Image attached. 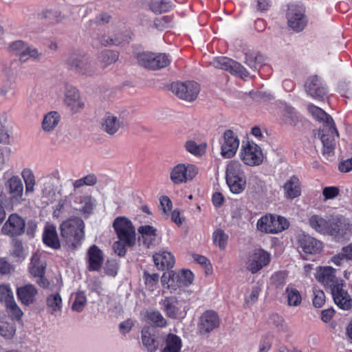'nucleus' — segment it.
I'll list each match as a JSON object with an SVG mask.
<instances>
[{"label":"nucleus","instance_id":"47","mask_svg":"<svg viewBox=\"0 0 352 352\" xmlns=\"http://www.w3.org/2000/svg\"><path fill=\"white\" fill-rule=\"evenodd\" d=\"M146 318V320L157 327H163L167 324L166 320L162 316V314L157 310L147 311L144 316Z\"/></svg>","mask_w":352,"mask_h":352},{"label":"nucleus","instance_id":"28","mask_svg":"<svg viewBox=\"0 0 352 352\" xmlns=\"http://www.w3.org/2000/svg\"><path fill=\"white\" fill-rule=\"evenodd\" d=\"M46 311L52 316L59 315L63 309V299L59 292H52L45 299Z\"/></svg>","mask_w":352,"mask_h":352},{"label":"nucleus","instance_id":"25","mask_svg":"<svg viewBox=\"0 0 352 352\" xmlns=\"http://www.w3.org/2000/svg\"><path fill=\"white\" fill-rule=\"evenodd\" d=\"M219 318L212 310L206 311L199 318L198 328L201 333H207L219 325Z\"/></svg>","mask_w":352,"mask_h":352},{"label":"nucleus","instance_id":"22","mask_svg":"<svg viewBox=\"0 0 352 352\" xmlns=\"http://www.w3.org/2000/svg\"><path fill=\"white\" fill-rule=\"evenodd\" d=\"M298 248L306 254H316L322 252L323 245L319 240L306 234L298 237Z\"/></svg>","mask_w":352,"mask_h":352},{"label":"nucleus","instance_id":"63","mask_svg":"<svg viewBox=\"0 0 352 352\" xmlns=\"http://www.w3.org/2000/svg\"><path fill=\"white\" fill-rule=\"evenodd\" d=\"M5 306L12 318L19 319L23 316V311L16 303L15 300H13Z\"/></svg>","mask_w":352,"mask_h":352},{"label":"nucleus","instance_id":"33","mask_svg":"<svg viewBox=\"0 0 352 352\" xmlns=\"http://www.w3.org/2000/svg\"><path fill=\"white\" fill-rule=\"evenodd\" d=\"M43 243L48 247L57 250L60 247L56 228L54 225L47 224L43 234Z\"/></svg>","mask_w":352,"mask_h":352},{"label":"nucleus","instance_id":"51","mask_svg":"<svg viewBox=\"0 0 352 352\" xmlns=\"http://www.w3.org/2000/svg\"><path fill=\"white\" fill-rule=\"evenodd\" d=\"M143 279L146 289L150 292H153L157 288L159 282V275L157 274H149L147 272H144Z\"/></svg>","mask_w":352,"mask_h":352},{"label":"nucleus","instance_id":"29","mask_svg":"<svg viewBox=\"0 0 352 352\" xmlns=\"http://www.w3.org/2000/svg\"><path fill=\"white\" fill-rule=\"evenodd\" d=\"M331 221V219L318 214H314L309 218V223L311 228L316 232L322 234L330 235Z\"/></svg>","mask_w":352,"mask_h":352},{"label":"nucleus","instance_id":"1","mask_svg":"<svg viewBox=\"0 0 352 352\" xmlns=\"http://www.w3.org/2000/svg\"><path fill=\"white\" fill-rule=\"evenodd\" d=\"M308 111L311 116L318 121L322 122L324 125L318 131V137L322 144V154L328 161L335 159L336 137H338V132L335 127L332 118L321 108L315 105L308 106Z\"/></svg>","mask_w":352,"mask_h":352},{"label":"nucleus","instance_id":"56","mask_svg":"<svg viewBox=\"0 0 352 352\" xmlns=\"http://www.w3.org/2000/svg\"><path fill=\"white\" fill-rule=\"evenodd\" d=\"M326 297L324 292L315 287L313 288V305L315 307L320 308L325 302Z\"/></svg>","mask_w":352,"mask_h":352},{"label":"nucleus","instance_id":"49","mask_svg":"<svg viewBox=\"0 0 352 352\" xmlns=\"http://www.w3.org/2000/svg\"><path fill=\"white\" fill-rule=\"evenodd\" d=\"M98 41L101 45L104 46L107 45H118L123 43L122 37L120 34L114 35L101 34L98 37Z\"/></svg>","mask_w":352,"mask_h":352},{"label":"nucleus","instance_id":"4","mask_svg":"<svg viewBox=\"0 0 352 352\" xmlns=\"http://www.w3.org/2000/svg\"><path fill=\"white\" fill-rule=\"evenodd\" d=\"M60 182V174L54 169L40 179L41 199L49 204L56 200L58 196V187Z\"/></svg>","mask_w":352,"mask_h":352},{"label":"nucleus","instance_id":"13","mask_svg":"<svg viewBox=\"0 0 352 352\" xmlns=\"http://www.w3.org/2000/svg\"><path fill=\"white\" fill-rule=\"evenodd\" d=\"M25 230V219L16 213L8 216L1 227V233L4 235L14 237L22 235Z\"/></svg>","mask_w":352,"mask_h":352},{"label":"nucleus","instance_id":"60","mask_svg":"<svg viewBox=\"0 0 352 352\" xmlns=\"http://www.w3.org/2000/svg\"><path fill=\"white\" fill-rule=\"evenodd\" d=\"M12 254L20 260H23L26 257L28 252L25 250L21 241L16 240L14 242Z\"/></svg>","mask_w":352,"mask_h":352},{"label":"nucleus","instance_id":"11","mask_svg":"<svg viewBox=\"0 0 352 352\" xmlns=\"http://www.w3.org/2000/svg\"><path fill=\"white\" fill-rule=\"evenodd\" d=\"M336 269L330 266L318 267L316 270L315 278L331 292L343 286L342 280L336 276Z\"/></svg>","mask_w":352,"mask_h":352},{"label":"nucleus","instance_id":"58","mask_svg":"<svg viewBox=\"0 0 352 352\" xmlns=\"http://www.w3.org/2000/svg\"><path fill=\"white\" fill-rule=\"evenodd\" d=\"M12 151L10 147H0V171L8 164Z\"/></svg>","mask_w":352,"mask_h":352},{"label":"nucleus","instance_id":"19","mask_svg":"<svg viewBox=\"0 0 352 352\" xmlns=\"http://www.w3.org/2000/svg\"><path fill=\"white\" fill-rule=\"evenodd\" d=\"M210 64L215 68L224 69L232 74H239L241 76H246L248 74L246 69L243 66L227 57L214 58Z\"/></svg>","mask_w":352,"mask_h":352},{"label":"nucleus","instance_id":"62","mask_svg":"<svg viewBox=\"0 0 352 352\" xmlns=\"http://www.w3.org/2000/svg\"><path fill=\"white\" fill-rule=\"evenodd\" d=\"M284 122L289 124H295L298 120L295 110L292 107H286L283 111Z\"/></svg>","mask_w":352,"mask_h":352},{"label":"nucleus","instance_id":"30","mask_svg":"<svg viewBox=\"0 0 352 352\" xmlns=\"http://www.w3.org/2000/svg\"><path fill=\"white\" fill-rule=\"evenodd\" d=\"M87 256L89 270L91 271L99 270L104 261L101 250L96 245H93L87 250Z\"/></svg>","mask_w":352,"mask_h":352},{"label":"nucleus","instance_id":"26","mask_svg":"<svg viewBox=\"0 0 352 352\" xmlns=\"http://www.w3.org/2000/svg\"><path fill=\"white\" fill-rule=\"evenodd\" d=\"M282 188L286 199L293 200L301 195L302 184L299 178L295 175L289 177Z\"/></svg>","mask_w":352,"mask_h":352},{"label":"nucleus","instance_id":"40","mask_svg":"<svg viewBox=\"0 0 352 352\" xmlns=\"http://www.w3.org/2000/svg\"><path fill=\"white\" fill-rule=\"evenodd\" d=\"M226 179L230 190L234 194H240L245 189V176L235 178H228Z\"/></svg>","mask_w":352,"mask_h":352},{"label":"nucleus","instance_id":"37","mask_svg":"<svg viewBox=\"0 0 352 352\" xmlns=\"http://www.w3.org/2000/svg\"><path fill=\"white\" fill-rule=\"evenodd\" d=\"M21 175L25 183V194L28 195L33 193L36 186V178L33 170L30 168H25Z\"/></svg>","mask_w":352,"mask_h":352},{"label":"nucleus","instance_id":"35","mask_svg":"<svg viewBox=\"0 0 352 352\" xmlns=\"http://www.w3.org/2000/svg\"><path fill=\"white\" fill-rule=\"evenodd\" d=\"M138 232L141 235V238L144 245L149 248L156 241L157 234V229L149 225L142 226L138 228Z\"/></svg>","mask_w":352,"mask_h":352},{"label":"nucleus","instance_id":"48","mask_svg":"<svg viewBox=\"0 0 352 352\" xmlns=\"http://www.w3.org/2000/svg\"><path fill=\"white\" fill-rule=\"evenodd\" d=\"M172 5L166 0H152L150 3V9L155 14H161L170 10Z\"/></svg>","mask_w":352,"mask_h":352},{"label":"nucleus","instance_id":"7","mask_svg":"<svg viewBox=\"0 0 352 352\" xmlns=\"http://www.w3.org/2000/svg\"><path fill=\"white\" fill-rule=\"evenodd\" d=\"M198 172L199 169L196 166L180 163L170 170L169 177L174 184L179 185L192 180Z\"/></svg>","mask_w":352,"mask_h":352},{"label":"nucleus","instance_id":"12","mask_svg":"<svg viewBox=\"0 0 352 352\" xmlns=\"http://www.w3.org/2000/svg\"><path fill=\"white\" fill-rule=\"evenodd\" d=\"M270 262V254L263 250H255L246 258L245 267L252 274H255Z\"/></svg>","mask_w":352,"mask_h":352},{"label":"nucleus","instance_id":"9","mask_svg":"<svg viewBox=\"0 0 352 352\" xmlns=\"http://www.w3.org/2000/svg\"><path fill=\"white\" fill-rule=\"evenodd\" d=\"M287 25L289 28L296 32H301L307 24L305 8L301 5L289 6L287 14Z\"/></svg>","mask_w":352,"mask_h":352},{"label":"nucleus","instance_id":"43","mask_svg":"<svg viewBox=\"0 0 352 352\" xmlns=\"http://www.w3.org/2000/svg\"><path fill=\"white\" fill-rule=\"evenodd\" d=\"M261 290V286L258 283L248 288L245 295V307H250L258 300Z\"/></svg>","mask_w":352,"mask_h":352},{"label":"nucleus","instance_id":"42","mask_svg":"<svg viewBox=\"0 0 352 352\" xmlns=\"http://www.w3.org/2000/svg\"><path fill=\"white\" fill-rule=\"evenodd\" d=\"M182 348V340L175 334L170 333L166 340V346L162 352H179Z\"/></svg>","mask_w":352,"mask_h":352},{"label":"nucleus","instance_id":"55","mask_svg":"<svg viewBox=\"0 0 352 352\" xmlns=\"http://www.w3.org/2000/svg\"><path fill=\"white\" fill-rule=\"evenodd\" d=\"M14 300L13 292L10 285H0V302L5 305Z\"/></svg>","mask_w":352,"mask_h":352},{"label":"nucleus","instance_id":"46","mask_svg":"<svg viewBox=\"0 0 352 352\" xmlns=\"http://www.w3.org/2000/svg\"><path fill=\"white\" fill-rule=\"evenodd\" d=\"M285 296L289 306L297 307L302 302L300 292L292 287H287L285 289Z\"/></svg>","mask_w":352,"mask_h":352},{"label":"nucleus","instance_id":"23","mask_svg":"<svg viewBox=\"0 0 352 352\" xmlns=\"http://www.w3.org/2000/svg\"><path fill=\"white\" fill-rule=\"evenodd\" d=\"M331 236H344L352 231V219L344 217H338L331 221Z\"/></svg>","mask_w":352,"mask_h":352},{"label":"nucleus","instance_id":"59","mask_svg":"<svg viewBox=\"0 0 352 352\" xmlns=\"http://www.w3.org/2000/svg\"><path fill=\"white\" fill-rule=\"evenodd\" d=\"M40 54L36 48L25 44L23 49V53H21L19 58L21 60H25L30 58H36Z\"/></svg>","mask_w":352,"mask_h":352},{"label":"nucleus","instance_id":"50","mask_svg":"<svg viewBox=\"0 0 352 352\" xmlns=\"http://www.w3.org/2000/svg\"><path fill=\"white\" fill-rule=\"evenodd\" d=\"M206 144H198L193 140H188L185 144L186 149L195 156H201L206 152Z\"/></svg>","mask_w":352,"mask_h":352},{"label":"nucleus","instance_id":"57","mask_svg":"<svg viewBox=\"0 0 352 352\" xmlns=\"http://www.w3.org/2000/svg\"><path fill=\"white\" fill-rule=\"evenodd\" d=\"M262 56L256 52H249L245 55V63L253 70L257 69V65L261 63Z\"/></svg>","mask_w":352,"mask_h":352},{"label":"nucleus","instance_id":"45","mask_svg":"<svg viewBox=\"0 0 352 352\" xmlns=\"http://www.w3.org/2000/svg\"><path fill=\"white\" fill-rule=\"evenodd\" d=\"M213 243L221 250L226 249L228 242V235L221 229H217L212 233Z\"/></svg>","mask_w":352,"mask_h":352},{"label":"nucleus","instance_id":"44","mask_svg":"<svg viewBox=\"0 0 352 352\" xmlns=\"http://www.w3.org/2000/svg\"><path fill=\"white\" fill-rule=\"evenodd\" d=\"M14 323L12 319H3L0 321V335L6 338H11L15 333Z\"/></svg>","mask_w":352,"mask_h":352},{"label":"nucleus","instance_id":"34","mask_svg":"<svg viewBox=\"0 0 352 352\" xmlns=\"http://www.w3.org/2000/svg\"><path fill=\"white\" fill-rule=\"evenodd\" d=\"M335 303L342 309L349 310L352 307V298L348 292L340 286L338 289L331 292Z\"/></svg>","mask_w":352,"mask_h":352},{"label":"nucleus","instance_id":"3","mask_svg":"<svg viewBox=\"0 0 352 352\" xmlns=\"http://www.w3.org/2000/svg\"><path fill=\"white\" fill-rule=\"evenodd\" d=\"M193 278V274L190 270H182L178 272L164 273L161 282L164 287L166 285V287L170 293H179L192 283Z\"/></svg>","mask_w":352,"mask_h":352},{"label":"nucleus","instance_id":"32","mask_svg":"<svg viewBox=\"0 0 352 352\" xmlns=\"http://www.w3.org/2000/svg\"><path fill=\"white\" fill-rule=\"evenodd\" d=\"M153 261L159 270H164L173 267L175 257L170 252L161 250L153 256Z\"/></svg>","mask_w":352,"mask_h":352},{"label":"nucleus","instance_id":"31","mask_svg":"<svg viewBox=\"0 0 352 352\" xmlns=\"http://www.w3.org/2000/svg\"><path fill=\"white\" fill-rule=\"evenodd\" d=\"M122 126V122L113 113H107L101 121L102 131L109 135H114Z\"/></svg>","mask_w":352,"mask_h":352},{"label":"nucleus","instance_id":"24","mask_svg":"<svg viewBox=\"0 0 352 352\" xmlns=\"http://www.w3.org/2000/svg\"><path fill=\"white\" fill-rule=\"evenodd\" d=\"M45 267L46 265L40 260L39 255L37 253L34 254L31 259L29 272L32 276L37 278L36 282L42 287H46L48 285L44 278Z\"/></svg>","mask_w":352,"mask_h":352},{"label":"nucleus","instance_id":"18","mask_svg":"<svg viewBox=\"0 0 352 352\" xmlns=\"http://www.w3.org/2000/svg\"><path fill=\"white\" fill-rule=\"evenodd\" d=\"M239 146V139L231 130H226L221 142V155L224 158L235 155Z\"/></svg>","mask_w":352,"mask_h":352},{"label":"nucleus","instance_id":"10","mask_svg":"<svg viewBox=\"0 0 352 352\" xmlns=\"http://www.w3.org/2000/svg\"><path fill=\"white\" fill-rule=\"evenodd\" d=\"M171 89L179 98L187 102H192L197 99L201 87L195 81L177 82L171 85Z\"/></svg>","mask_w":352,"mask_h":352},{"label":"nucleus","instance_id":"21","mask_svg":"<svg viewBox=\"0 0 352 352\" xmlns=\"http://www.w3.org/2000/svg\"><path fill=\"white\" fill-rule=\"evenodd\" d=\"M305 89L310 96L318 100H322L327 94L324 84L318 76H312L307 79Z\"/></svg>","mask_w":352,"mask_h":352},{"label":"nucleus","instance_id":"14","mask_svg":"<svg viewBox=\"0 0 352 352\" xmlns=\"http://www.w3.org/2000/svg\"><path fill=\"white\" fill-rule=\"evenodd\" d=\"M139 63L144 67L157 69L169 65L170 60L165 54H154L150 52H143L138 56Z\"/></svg>","mask_w":352,"mask_h":352},{"label":"nucleus","instance_id":"6","mask_svg":"<svg viewBox=\"0 0 352 352\" xmlns=\"http://www.w3.org/2000/svg\"><path fill=\"white\" fill-rule=\"evenodd\" d=\"M113 227L120 240L129 245L135 244V229L130 219L125 217H118L115 219Z\"/></svg>","mask_w":352,"mask_h":352},{"label":"nucleus","instance_id":"17","mask_svg":"<svg viewBox=\"0 0 352 352\" xmlns=\"http://www.w3.org/2000/svg\"><path fill=\"white\" fill-rule=\"evenodd\" d=\"M70 69L82 76H91L94 67L89 59L85 56L72 54L67 60Z\"/></svg>","mask_w":352,"mask_h":352},{"label":"nucleus","instance_id":"41","mask_svg":"<svg viewBox=\"0 0 352 352\" xmlns=\"http://www.w3.org/2000/svg\"><path fill=\"white\" fill-rule=\"evenodd\" d=\"M78 204V209L81 212L90 214L96 205V200L91 196H82L79 197Z\"/></svg>","mask_w":352,"mask_h":352},{"label":"nucleus","instance_id":"27","mask_svg":"<svg viewBox=\"0 0 352 352\" xmlns=\"http://www.w3.org/2000/svg\"><path fill=\"white\" fill-rule=\"evenodd\" d=\"M16 295L23 305L29 306L36 301L38 290L33 285L26 284L17 287Z\"/></svg>","mask_w":352,"mask_h":352},{"label":"nucleus","instance_id":"8","mask_svg":"<svg viewBox=\"0 0 352 352\" xmlns=\"http://www.w3.org/2000/svg\"><path fill=\"white\" fill-rule=\"evenodd\" d=\"M239 156L245 164L250 166L260 165L264 158L261 148L252 142H243Z\"/></svg>","mask_w":352,"mask_h":352},{"label":"nucleus","instance_id":"38","mask_svg":"<svg viewBox=\"0 0 352 352\" xmlns=\"http://www.w3.org/2000/svg\"><path fill=\"white\" fill-rule=\"evenodd\" d=\"M243 166L237 160H231L228 162L226 171V179L245 177Z\"/></svg>","mask_w":352,"mask_h":352},{"label":"nucleus","instance_id":"61","mask_svg":"<svg viewBox=\"0 0 352 352\" xmlns=\"http://www.w3.org/2000/svg\"><path fill=\"white\" fill-rule=\"evenodd\" d=\"M111 19V15L106 12L98 14L94 19L89 21L90 25H104L109 23Z\"/></svg>","mask_w":352,"mask_h":352},{"label":"nucleus","instance_id":"64","mask_svg":"<svg viewBox=\"0 0 352 352\" xmlns=\"http://www.w3.org/2000/svg\"><path fill=\"white\" fill-rule=\"evenodd\" d=\"M339 194L340 189L337 186H327L322 190V195L324 196V201L335 199Z\"/></svg>","mask_w":352,"mask_h":352},{"label":"nucleus","instance_id":"53","mask_svg":"<svg viewBox=\"0 0 352 352\" xmlns=\"http://www.w3.org/2000/svg\"><path fill=\"white\" fill-rule=\"evenodd\" d=\"M118 52L107 50L100 54V60L104 66H107L115 63L118 59Z\"/></svg>","mask_w":352,"mask_h":352},{"label":"nucleus","instance_id":"39","mask_svg":"<svg viewBox=\"0 0 352 352\" xmlns=\"http://www.w3.org/2000/svg\"><path fill=\"white\" fill-rule=\"evenodd\" d=\"M8 120V116L6 113L0 114V121L3 122L0 126V142L3 144H9L11 139V128L8 124L6 125Z\"/></svg>","mask_w":352,"mask_h":352},{"label":"nucleus","instance_id":"15","mask_svg":"<svg viewBox=\"0 0 352 352\" xmlns=\"http://www.w3.org/2000/svg\"><path fill=\"white\" fill-rule=\"evenodd\" d=\"M63 102L73 113H77L85 108L79 91L73 86H67L64 92Z\"/></svg>","mask_w":352,"mask_h":352},{"label":"nucleus","instance_id":"52","mask_svg":"<svg viewBox=\"0 0 352 352\" xmlns=\"http://www.w3.org/2000/svg\"><path fill=\"white\" fill-rule=\"evenodd\" d=\"M142 342L143 345L148 351L151 352L156 351L157 346L155 344V340L152 338L151 334L147 329H144L142 331Z\"/></svg>","mask_w":352,"mask_h":352},{"label":"nucleus","instance_id":"2","mask_svg":"<svg viewBox=\"0 0 352 352\" xmlns=\"http://www.w3.org/2000/svg\"><path fill=\"white\" fill-rule=\"evenodd\" d=\"M85 223L78 217L70 218L60 226L64 245L69 251H74L81 245L85 236Z\"/></svg>","mask_w":352,"mask_h":352},{"label":"nucleus","instance_id":"20","mask_svg":"<svg viewBox=\"0 0 352 352\" xmlns=\"http://www.w3.org/2000/svg\"><path fill=\"white\" fill-rule=\"evenodd\" d=\"M5 187L12 203L20 204L23 201V184L17 175H12L5 182Z\"/></svg>","mask_w":352,"mask_h":352},{"label":"nucleus","instance_id":"16","mask_svg":"<svg viewBox=\"0 0 352 352\" xmlns=\"http://www.w3.org/2000/svg\"><path fill=\"white\" fill-rule=\"evenodd\" d=\"M160 304L166 316L170 318H183L186 316L185 307L177 298L174 296L166 297L162 299Z\"/></svg>","mask_w":352,"mask_h":352},{"label":"nucleus","instance_id":"54","mask_svg":"<svg viewBox=\"0 0 352 352\" xmlns=\"http://www.w3.org/2000/svg\"><path fill=\"white\" fill-rule=\"evenodd\" d=\"M87 304V298L84 292H79L76 294L72 309L76 312H81Z\"/></svg>","mask_w":352,"mask_h":352},{"label":"nucleus","instance_id":"5","mask_svg":"<svg viewBox=\"0 0 352 352\" xmlns=\"http://www.w3.org/2000/svg\"><path fill=\"white\" fill-rule=\"evenodd\" d=\"M289 227L288 221L283 217L271 214L261 217L256 223V228L265 234H278Z\"/></svg>","mask_w":352,"mask_h":352},{"label":"nucleus","instance_id":"36","mask_svg":"<svg viewBox=\"0 0 352 352\" xmlns=\"http://www.w3.org/2000/svg\"><path fill=\"white\" fill-rule=\"evenodd\" d=\"M60 120V116L56 111H50L45 115L42 123V129L47 133H52L58 126Z\"/></svg>","mask_w":352,"mask_h":352}]
</instances>
